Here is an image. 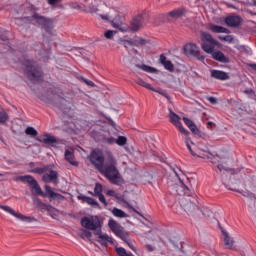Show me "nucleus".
Segmentation results:
<instances>
[{
	"label": "nucleus",
	"mask_w": 256,
	"mask_h": 256,
	"mask_svg": "<svg viewBox=\"0 0 256 256\" xmlns=\"http://www.w3.org/2000/svg\"><path fill=\"white\" fill-rule=\"evenodd\" d=\"M81 225L84 229H89L90 231H94V235L97 237L96 241L102 247H109L110 245H115L113 242V238H111L107 233L103 234V217L98 215H93L90 217L84 216L81 221Z\"/></svg>",
	"instance_id": "obj_1"
},
{
	"label": "nucleus",
	"mask_w": 256,
	"mask_h": 256,
	"mask_svg": "<svg viewBox=\"0 0 256 256\" xmlns=\"http://www.w3.org/2000/svg\"><path fill=\"white\" fill-rule=\"evenodd\" d=\"M15 181L27 183L32 195H38L40 197H43L44 199L48 198L49 201H65V196L53 191V188H51V186L49 185L44 186L45 192H43V189H41L39 182H37V180L31 175L17 176L15 178Z\"/></svg>",
	"instance_id": "obj_2"
},
{
	"label": "nucleus",
	"mask_w": 256,
	"mask_h": 256,
	"mask_svg": "<svg viewBox=\"0 0 256 256\" xmlns=\"http://www.w3.org/2000/svg\"><path fill=\"white\" fill-rule=\"evenodd\" d=\"M201 49L205 53L212 55L214 61L219 63H231V59L227 57L221 50L215 51V46L219 45V41L215 40L211 34L205 31L200 32Z\"/></svg>",
	"instance_id": "obj_3"
},
{
	"label": "nucleus",
	"mask_w": 256,
	"mask_h": 256,
	"mask_svg": "<svg viewBox=\"0 0 256 256\" xmlns=\"http://www.w3.org/2000/svg\"><path fill=\"white\" fill-rule=\"evenodd\" d=\"M63 92L57 87H51L47 90V92L42 93L38 98L40 101L44 103H48V105H54L57 107L62 113H69L71 111V106H69V101L63 98Z\"/></svg>",
	"instance_id": "obj_4"
},
{
	"label": "nucleus",
	"mask_w": 256,
	"mask_h": 256,
	"mask_svg": "<svg viewBox=\"0 0 256 256\" xmlns=\"http://www.w3.org/2000/svg\"><path fill=\"white\" fill-rule=\"evenodd\" d=\"M22 67H24V74L32 83H41L43 81V68L38 61L29 58L20 60Z\"/></svg>",
	"instance_id": "obj_5"
},
{
	"label": "nucleus",
	"mask_w": 256,
	"mask_h": 256,
	"mask_svg": "<svg viewBox=\"0 0 256 256\" xmlns=\"http://www.w3.org/2000/svg\"><path fill=\"white\" fill-rule=\"evenodd\" d=\"M20 23L31 24L33 21H36L37 25L44 29L48 35H53V19L41 16L39 13L35 12L32 16L16 18Z\"/></svg>",
	"instance_id": "obj_6"
},
{
	"label": "nucleus",
	"mask_w": 256,
	"mask_h": 256,
	"mask_svg": "<svg viewBox=\"0 0 256 256\" xmlns=\"http://www.w3.org/2000/svg\"><path fill=\"white\" fill-rule=\"evenodd\" d=\"M55 167L54 164H48L44 165L42 168H34L29 170V173H35L36 175H43L44 173H47V171H50L48 174V177H50V181L54 183V185H57L59 183V173L55 170H51Z\"/></svg>",
	"instance_id": "obj_7"
},
{
	"label": "nucleus",
	"mask_w": 256,
	"mask_h": 256,
	"mask_svg": "<svg viewBox=\"0 0 256 256\" xmlns=\"http://www.w3.org/2000/svg\"><path fill=\"white\" fill-rule=\"evenodd\" d=\"M88 160L90 161L91 165L101 171L103 167H105V156L103 155V151L101 149L96 148L90 152L88 156Z\"/></svg>",
	"instance_id": "obj_8"
},
{
	"label": "nucleus",
	"mask_w": 256,
	"mask_h": 256,
	"mask_svg": "<svg viewBox=\"0 0 256 256\" xmlns=\"http://www.w3.org/2000/svg\"><path fill=\"white\" fill-rule=\"evenodd\" d=\"M103 173L112 185H119L121 174L119 173V169H117V165H105Z\"/></svg>",
	"instance_id": "obj_9"
},
{
	"label": "nucleus",
	"mask_w": 256,
	"mask_h": 256,
	"mask_svg": "<svg viewBox=\"0 0 256 256\" xmlns=\"http://www.w3.org/2000/svg\"><path fill=\"white\" fill-rule=\"evenodd\" d=\"M180 206L182 209L187 213V215H190L191 217H197L203 213L201 211V208L195 204V202H192L191 200H187L186 198H182L180 200Z\"/></svg>",
	"instance_id": "obj_10"
},
{
	"label": "nucleus",
	"mask_w": 256,
	"mask_h": 256,
	"mask_svg": "<svg viewBox=\"0 0 256 256\" xmlns=\"http://www.w3.org/2000/svg\"><path fill=\"white\" fill-rule=\"evenodd\" d=\"M33 203L37 209H40V211L43 213L44 211L48 212V215L52 218L55 219L59 213V210L55 208L51 204L44 203L40 198L34 197L33 198Z\"/></svg>",
	"instance_id": "obj_11"
},
{
	"label": "nucleus",
	"mask_w": 256,
	"mask_h": 256,
	"mask_svg": "<svg viewBox=\"0 0 256 256\" xmlns=\"http://www.w3.org/2000/svg\"><path fill=\"white\" fill-rule=\"evenodd\" d=\"M183 51L187 57H195L198 61H205V56L201 54L197 44L188 43L184 46Z\"/></svg>",
	"instance_id": "obj_12"
},
{
	"label": "nucleus",
	"mask_w": 256,
	"mask_h": 256,
	"mask_svg": "<svg viewBox=\"0 0 256 256\" xmlns=\"http://www.w3.org/2000/svg\"><path fill=\"white\" fill-rule=\"evenodd\" d=\"M169 121L170 123H172V125H175L176 129H178L179 133H181L182 135H185V137H188V135H190L189 130L185 129V127H183V123L181 122V117L173 112V110H169Z\"/></svg>",
	"instance_id": "obj_13"
},
{
	"label": "nucleus",
	"mask_w": 256,
	"mask_h": 256,
	"mask_svg": "<svg viewBox=\"0 0 256 256\" xmlns=\"http://www.w3.org/2000/svg\"><path fill=\"white\" fill-rule=\"evenodd\" d=\"M0 209L5 211L6 213H9L13 217H16V219L23 221L24 223H33V221H37L35 217L25 216L21 213L15 212V210H13V208H11L10 206L0 205Z\"/></svg>",
	"instance_id": "obj_14"
},
{
	"label": "nucleus",
	"mask_w": 256,
	"mask_h": 256,
	"mask_svg": "<svg viewBox=\"0 0 256 256\" xmlns=\"http://www.w3.org/2000/svg\"><path fill=\"white\" fill-rule=\"evenodd\" d=\"M226 189H229L230 191H236V193H240L243 197H247V199H249V204L248 207L252 210L255 211L256 209V196L255 193L249 191V190H237L234 188H229V186H227V184H224Z\"/></svg>",
	"instance_id": "obj_15"
},
{
	"label": "nucleus",
	"mask_w": 256,
	"mask_h": 256,
	"mask_svg": "<svg viewBox=\"0 0 256 256\" xmlns=\"http://www.w3.org/2000/svg\"><path fill=\"white\" fill-rule=\"evenodd\" d=\"M118 43H124V47L125 49H127V45H129L130 47H145V45L151 43V40L141 37L135 40H127L120 38L118 39Z\"/></svg>",
	"instance_id": "obj_16"
},
{
	"label": "nucleus",
	"mask_w": 256,
	"mask_h": 256,
	"mask_svg": "<svg viewBox=\"0 0 256 256\" xmlns=\"http://www.w3.org/2000/svg\"><path fill=\"white\" fill-rule=\"evenodd\" d=\"M43 138L36 137V141L39 143H44V145H49L50 147H57L59 143H61V140L55 136H52L49 133H44L42 135Z\"/></svg>",
	"instance_id": "obj_17"
},
{
	"label": "nucleus",
	"mask_w": 256,
	"mask_h": 256,
	"mask_svg": "<svg viewBox=\"0 0 256 256\" xmlns=\"http://www.w3.org/2000/svg\"><path fill=\"white\" fill-rule=\"evenodd\" d=\"M145 23V14H138L133 17L130 23V30L133 32L139 31L143 29Z\"/></svg>",
	"instance_id": "obj_18"
},
{
	"label": "nucleus",
	"mask_w": 256,
	"mask_h": 256,
	"mask_svg": "<svg viewBox=\"0 0 256 256\" xmlns=\"http://www.w3.org/2000/svg\"><path fill=\"white\" fill-rule=\"evenodd\" d=\"M106 195L108 197H115V199H118V201H121V203H124L129 209H131V211H133L134 213H137V215H141V213H139V211H137V209H135V207L130 205L129 202L127 200H125L124 195H119V194L115 193V190L106 191Z\"/></svg>",
	"instance_id": "obj_19"
},
{
	"label": "nucleus",
	"mask_w": 256,
	"mask_h": 256,
	"mask_svg": "<svg viewBox=\"0 0 256 256\" xmlns=\"http://www.w3.org/2000/svg\"><path fill=\"white\" fill-rule=\"evenodd\" d=\"M185 13H187L185 8H178L168 12L167 14H163L162 17H164V21H169V17L172 19H181Z\"/></svg>",
	"instance_id": "obj_20"
},
{
	"label": "nucleus",
	"mask_w": 256,
	"mask_h": 256,
	"mask_svg": "<svg viewBox=\"0 0 256 256\" xmlns=\"http://www.w3.org/2000/svg\"><path fill=\"white\" fill-rule=\"evenodd\" d=\"M225 24L228 27H233L234 29H237V27H241V23H243V19L241 16L236 15V16H227L224 19Z\"/></svg>",
	"instance_id": "obj_21"
},
{
	"label": "nucleus",
	"mask_w": 256,
	"mask_h": 256,
	"mask_svg": "<svg viewBox=\"0 0 256 256\" xmlns=\"http://www.w3.org/2000/svg\"><path fill=\"white\" fill-rule=\"evenodd\" d=\"M210 77L218 81H228V79H230L229 73L223 70H211Z\"/></svg>",
	"instance_id": "obj_22"
},
{
	"label": "nucleus",
	"mask_w": 256,
	"mask_h": 256,
	"mask_svg": "<svg viewBox=\"0 0 256 256\" xmlns=\"http://www.w3.org/2000/svg\"><path fill=\"white\" fill-rule=\"evenodd\" d=\"M78 201H82V203H87L88 205H91L92 207H96V209H101V205L97 200H95L92 197L85 196L83 194H80L77 196Z\"/></svg>",
	"instance_id": "obj_23"
},
{
	"label": "nucleus",
	"mask_w": 256,
	"mask_h": 256,
	"mask_svg": "<svg viewBox=\"0 0 256 256\" xmlns=\"http://www.w3.org/2000/svg\"><path fill=\"white\" fill-rule=\"evenodd\" d=\"M159 61L161 65H163L164 69H166V71H169V73L175 72V65H173V62H171V60H167V56L165 54L160 55Z\"/></svg>",
	"instance_id": "obj_24"
},
{
	"label": "nucleus",
	"mask_w": 256,
	"mask_h": 256,
	"mask_svg": "<svg viewBox=\"0 0 256 256\" xmlns=\"http://www.w3.org/2000/svg\"><path fill=\"white\" fill-rule=\"evenodd\" d=\"M108 227L113 234H118L120 231H123V227L117 223L113 218H110L108 221Z\"/></svg>",
	"instance_id": "obj_25"
},
{
	"label": "nucleus",
	"mask_w": 256,
	"mask_h": 256,
	"mask_svg": "<svg viewBox=\"0 0 256 256\" xmlns=\"http://www.w3.org/2000/svg\"><path fill=\"white\" fill-rule=\"evenodd\" d=\"M221 229V233L224 237V245H226V247H228V249H231V247H233V244L235 243V241L231 238V236H229V233H227L225 231V229H223V227L219 226Z\"/></svg>",
	"instance_id": "obj_26"
},
{
	"label": "nucleus",
	"mask_w": 256,
	"mask_h": 256,
	"mask_svg": "<svg viewBox=\"0 0 256 256\" xmlns=\"http://www.w3.org/2000/svg\"><path fill=\"white\" fill-rule=\"evenodd\" d=\"M209 30L212 31V33H226V34L231 33L229 29L217 24H210Z\"/></svg>",
	"instance_id": "obj_27"
},
{
	"label": "nucleus",
	"mask_w": 256,
	"mask_h": 256,
	"mask_svg": "<svg viewBox=\"0 0 256 256\" xmlns=\"http://www.w3.org/2000/svg\"><path fill=\"white\" fill-rule=\"evenodd\" d=\"M64 155L66 161H68L70 165H73L74 167H79V162L73 160L75 159V154L73 152L66 150Z\"/></svg>",
	"instance_id": "obj_28"
},
{
	"label": "nucleus",
	"mask_w": 256,
	"mask_h": 256,
	"mask_svg": "<svg viewBox=\"0 0 256 256\" xmlns=\"http://www.w3.org/2000/svg\"><path fill=\"white\" fill-rule=\"evenodd\" d=\"M110 23L114 29H118L119 31H122V33H125V31H127V28L123 27V22L119 20L114 19L111 20Z\"/></svg>",
	"instance_id": "obj_29"
},
{
	"label": "nucleus",
	"mask_w": 256,
	"mask_h": 256,
	"mask_svg": "<svg viewBox=\"0 0 256 256\" xmlns=\"http://www.w3.org/2000/svg\"><path fill=\"white\" fill-rule=\"evenodd\" d=\"M112 215H114V217H119L120 219H125V217H129V215H127V213H125V211L114 207L112 210Z\"/></svg>",
	"instance_id": "obj_30"
},
{
	"label": "nucleus",
	"mask_w": 256,
	"mask_h": 256,
	"mask_svg": "<svg viewBox=\"0 0 256 256\" xmlns=\"http://www.w3.org/2000/svg\"><path fill=\"white\" fill-rule=\"evenodd\" d=\"M136 85H140V87H144L145 89H149V91H154V92H157V90L153 87H151V84L145 82V80L139 78L137 81H136Z\"/></svg>",
	"instance_id": "obj_31"
},
{
	"label": "nucleus",
	"mask_w": 256,
	"mask_h": 256,
	"mask_svg": "<svg viewBox=\"0 0 256 256\" xmlns=\"http://www.w3.org/2000/svg\"><path fill=\"white\" fill-rule=\"evenodd\" d=\"M174 173H175L176 177H178V179L180 181V185H182V188L184 189L185 195H191V188H189V185H187V184H185V182H183L181 177H179V174L177 173V171L174 170Z\"/></svg>",
	"instance_id": "obj_32"
},
{
	"label": "nucleus",
	"mask_w": 256,
	"mask_h": 256,
	"mask_svg": "<svg viewBox=\"0 0 256 256\" xmlns=\"http://www.w3.org/2000/svg\"><path fill=\"white\" fill-rule=\"evenodd\" d=\"M136 67L138 69H142V71H146L147 73H157V70L151 66H147L145 64H142V65H139V64H136Z\"/></svg>",
	"instance_id": "obj_33"
},
{
	"label": "nucleus",
	"mask_w": 256,
	"mask_h": 256,
	"mask_svg": "<svg viewBox=\"0 0 256 256\" xmlns=\"http://www.w3.org/2000/svg\"><path fill=\"white\" fill-rule=\"evenodd\" d=\"M99 195H103V185H101V183H96L94 187L93 197H97Z\"/></svg>",
	"instance_id": "obj_34"
},
{
	"label": "nucleus",
	"mask_w": 256,
	"mask_h": 256,
	"mask_svg": "<svg viewBox=\"0 0 256 256\" xmlns=\"http://www.w3.org/2000/svg\"><path fill=\"white\" fill-rule=\"evenodd\" d=\"M106 165H117V160L111 152H108L107 154Z\"/></svg>",
	"instance_id": "obj_35"
},
{
	"label": "nucleus",
	"mask_w": 256,
	"mask_h": 256,
	"mask_svg": "<svg viewBox=\"0 0 256 256\" xmlns=\"http://www.w3.org/2000/svg\"><path fill=\"white\" fill-rule=\"evenodd\" d=\"M25 133L27 135H30V137H37V135H39V132H37V129L33 128L32 126H28L25 129Z\"/></svg>",
	"instance_id": "obj_36"
},
{
	"label": "nucleus",
	"mask_w": 256,
	"mask_h": 256,
	"mask_svg": "<svg viewBox=\"0 0 256 256\" xmlns=\"http://www.w3.org/2000/svg\"><path fill=\"white\" fill-rule=\"evenodd\" d=\"M128 235L129 234L122 229L118 232V234H116V237H119L122 241H124V243H129V239H127Z\"/></svg>",
	"instance_id": "obj_37"
},
{
	"label": "nucleus",
	"mask_w": 256,
	"mask_h": 256,
	"mask_svg": "<svg viewBox=\"0 0 256 256\" xmlns=\"http://www.w3.org/2000/svg\"><path fill=\"white\" fill-rule=\"evenodd\" d=\"M188 129H190V131L193 133V135H195L196 137H201V130H199V128H197V124H192L191 126L188 127Z\"/></svg>",
	"instance_id": "obj_38"
},
{
	"label": "nucleus",
	"mask_w": 256,
	"mask_h": 256,
	"mask_svg": "<svg viewBox=\"0 0 256 256\" xmlns=\"http://www.w3.org/2000/svg\"><path fill=\"white\" fill-rule=\"evenodd\" d=\"M81 239H85L87 237L88 241H91V238L93 237V233L88 229L82 230V235H80Z\"/></svg>",
	"instance_id": "obj_39"
},
{
	"label": "nucleus",
	"mask_w": 256,
	"mask_h": 256,
	"mask_svg": "<svg viewBox=\"0 0 256 256\" xmlns=\"http://www.w3.org/2000/svg\"><path fill=\"white\" fill-rule=\"evenodd\" d=\"M6 121H9V114L4 110L0 111V124H5Z\"/></svg>",
	"instance_id": "obj_40"
},
{
	"label": "nucleus",
	"mask_w": 256,
	"mask_h": 256,
	"mask_svg": "<svg viewBox=\"0 0 256 256\" xmlns=\"http://www.w3.org/2000/svg\"><path fill=\"white\" fill-rule=\"evenodd\" d=\"M189 143H192L193 144V141H191V139L189 138V136H186V141H185V144H186V147L187 149L190 151L191 155L193 157H197V154H195V152L193 151V149L191 148V144Z\"/></svg>",
	"instance_id": "obj_41"
},
{
	"label": "nucleus",
	"mask_w": 256,
	"mask_h": 256,
	"mask_svg": "<svg viewBox=\"0 0 256 256\" xmlns=\"http://www.w3.org/2000/svg\"><path fill=\"white\" fill-rule=\"evenodd\" d=\"M217 169H219L220 171H227L228 173H231V175H235V173H237V170L232 169V168H227V167L223 166L222 164H219L217 166Z\"/></svg>",
	"instance_id": "obj_42"
},
{
	"label": "nucleus",
	"mask_w": 256,
	"mask_h": 256,
	"mask_svg": "<svg viewBox=\"0 0 256 256\" xmlns=\"http://www.w3.org/2000/svg\"><path fill=\"white\" fill-rule=\"evenodd\" d=\"M116 145L123 147V145H127V137L125 136H118L116 139Z\"/></svg>",
	"instance_id": "obj_43"
},
{
	"label": "nucleus",
	"mask_w": 256,
	"mask_h": 256,
	"mask_svg": "<svg viewBox=\"0 0 256 256\" xmlns=\"http://www.w3.org/2000/svg\"><path fill=\"white\" fill-rule=\"evenodd\" d=\"M79 81H81L82 83H85L86 85H88V87H95V83L91 80H88L87 78L80 76Z\"/></svg>",
	"instance_id": "obj_44"
},
{
	"label": "nucleus",
	"mask_w": 256,
	"mask_h": 256,
	"mask_svg": "<svg viewBox=\"0 0 256 256\" xmlns=\"http://www.w3.org/2000/svg\"><path fill=\"white\" fill-rule=\"evenodd\" d=\"M208 159H210L211 163L216 165V163H219V160L221 159V157L217 154L216 155L210 154V156H208Z\"/></svg>",
	"instance_id": "obj_45"
},
{
	"label": "nucleus",
	"mask_w": 256,
	"mask_h": 256,
	"mask_svg": "<svg viewBox=\"0 0 256 256\" xmlns=\"http://www.w3.org/2000/svg\"><path fill=\"white\" fill-rule=\"evenodd\" d=\"M218 39L220 41H226L227 43H233V36H231V35L219 36Z\"/></svg>",
	"instance_id": "obj_46"
},
{
	"label": "nucleus",
	"mask_w": 256,
	"mask_h": 256,
	"mask_svg": "<svg viewBox=\"0 0 256 256\" xmlns=\"http://www.w3.org/2000/svg\"><path fill=\"white\" fill-rule=\"evenodd\" d=\"M115 33H117L116 31H113V30H107L105 33H104V37L106 39H113Z\"/></svg>",
	"instance_id": "obj_47"
},
{
	"label": "nucleus",
	"mask_w": 256,
	"mask_h": 256,
	"mask_svg": "<svg viewBox=\"0 0 256 256\" xmlns=\"http://www.w3.org/2000/svg\"><path fill=\"white\" fill-rule=\"evenodd\" d=\"M96 197H98L100 203H102L104 205V207H107V205H109V203L107 202V199H105V195L100 194Z\"/></svg>",
	"instance_id": "obj_48"
},
{
	"label": "nucleus",
	"mask_w": 256,
	"mask_h": 256,
	"mask_svg": "<svg viewBox=\"0 0 256 256\" xmlns=\"http://www.w3.org/2000/svg\"><path fill=\"white\" fill-rule=\"evenodd\" d=\"M182 119L188 128L191 127L195 123V122H193V120H191L190 118H187V117H183Z\"/></svg>",
	"instance_id": "obj_49"
},
{
	"label": "nucleus",
	"mask_w": 256,
	"mask_h": 256,
	"mask_svg": "<svg viewBox=\"0 0 256 256\" xmlns=\"http://www.w3.org/2000/svg\"><path fill=\"white\" fill-rule=\"evenodd\" d=\"M237 49L240 51V53H249V48H247L245 45H240L237 47Z\"/></svg>",
	"instance_id": "obj_50"
},
{
	"label": "nucleus",
	"mask_w": 256,
	"mask_h": 256,
	"mask_svg": "<svg viewBox=\"0 0 256 256\" xmlns=\"http://www.w3.org/2000/svg\"><path fill=\"white\" fill-rule=\"evenodd\" d=\"M207 101H209V103H211V105H217V103H219V101L217 100V98H216V97H213V96L207 97Z\"/></svg>",
	"instance_id": "obj_51"
},
{
	"label": "nucleus",
	"mask_w": 256,
	"mask_h": 256,
	"mask_svg": "<svg viewBox=\"0 0 256 256\" xmlns=\"http://www.w3.org/2000/svg\"><path fill=\"white\" fill-rule=\"evenodd\" d=\"M63 0H47L48 5H51L52 7H55V5H58V3H61Z\"/></svg>",
	"instance_id": "obj_52"
},
{
	"label": "nucleus",
	"mask_w": 256,
	"mask_h": 256,
	"mask_svg": "<svg viewBox=\"0 0 256 256\" xmlns=\"http://www.w3.org/2000/svg\"><path fill=\"white\" fill-rule=\"evenodd\" d=\"M42 181H43L44 183H52V182H51V178L49 177V174H44V175L42 176Z\"/></svg>",
	"instance_id": "obj_53"
},
{
	"label": "nucleus",
	"mask_w": 256,
	"mask_h": 256,
	"mask_svg": "<svg viewBox=\"0 0 256 256\" xmlns=\"http://www.w3.org/2000/svg\"><path fill=\"white\" fill-rule=\"evenodd\" d=\"M108 145H115V143H117V139L113 138V137H108L106 139Z\"/></svg>",
	"instance_id": "obj_54"
},
{
	"label": "nucleus",
	"mask_w": 256,
	"mask_h": 256,
	"mask_svg": "<svg viewBox=\"0 0 256 256\" xmlns=\"http://www.w3.org/2000/svg\"><path fill=\"white\" fill-rule=\"evenodd\" d=\"M99 12V8H97L95 5L89 6V13H97Z\"/></svg>",
	"instance_id": "obj_55"
},
{
	"label": "nucleus",
	"mask_w": 256,
	"mask_h": 256,
	"mask_svg": "<svg viewBox=\"0 0 256 256\" xmlns=\"http://www.w3.org/2000/svg\"><path fill=\"white\" fill-rule=\"evenodd\" d=\"M126 245H128L129 249H131V251H133L134 253H137V248H135V246H133V244L131 243L130 240H128V243H126Z\"/></svg>",
	"instance_id": "obj_56"
},
{
	"label": "nucleus",
	"mask_w": 256,
	"mask_h": 256,
	"mask_svg": "<svg viewBox=\"0 0 256 256\" xmlns=\"http://www.w3.org/2000/svg\"><path fill=\"white\" fill-rule=\"evenodd\" d=\"M245 95H255V91L253 89L244 90Z\"/></svg>",
	"instance_id": "obj_57"
},
{
	"label": "nucleus",
	"mask_w": 256,
	"mask_h": 256,
	"mask_svg": "<svg viewBox=\"0 0 256 256\" xmlns=\"http://www.w3.org/2000/svg\"><path fill=\"white\" fill-rule=\"evenodd\" d=\"M145 248L147 249V251H148L149 253H153V251H155V249L153 248V246H152L151 244H147V245L145 246Z\"/></svg>",
	"instance_id": "obj_58"
},
{
	"label": "nucleus",
	"mask_w": 256,
	"mask_h": 256,
	"mask_svg": "<svg viewBox=\"0 0 256 256\" xmlns=\"http://www.w3.org/2000/svg\"><path fill=\"white\" fill-rule=\"evenodd\" d=\"M160 95H163V97H166V99H171V96H169V93L165 92V91H162V92H159Z\"/></svg>",
	"instance_id": "obj_59"
},
{
	"label": "nucleus",
	"mask_w": 256,
	"mask_h": 256,
	"mask_svg": "<svg viewBox=\"0 0 256 256\" xmlns=\"http://www.w3.org/2000/svg\"><path fill=\"white\" fill-rule=\"evenodd\" d=\"M99 17H100L103 21H109V16H108V15L100 14Z\"/></svg>",
	"instance_id": "obj_60"
},
{
	"label": "nucleus",
	"mask_w": 256,
	"mask_h": 256,
	"mask_svg": "<svg viewBox=\"0 0 256 256\" xmlns=\"http://www.w3.org/2000/svg\"><path fill=\"white\" fill-rule=\"evenodd\" d=\"M207 127H208V129H213V127H215V123H213L212 121H209L207 123Z\"/></svg>",
	"instance_id": "obj_61"
},
{
	"label": "nucleus",
	"mask_w": 256,
	"mask_h": 256,
	"mask_svg": "<svg viewBox=\"0 0 256 256\" xmlns=\"http://www.w3.org/2000/svg\"><path fill=\"white\" fill-rule=\"evenodd\" d=\"M226 7H228L229 9H235V5L225 2Z\"/></svg>",
	"instance_id": "obj_62"
},
{
	"label": "nucleus",
	"mask_w": 256,
	"mask_h": 256,
	"mask_svg": "<svg viewBox=\"0 0 256 256\" xmlns=\"http://www.w3.org/2000/svg\"><path fill=\"white\" fill-rule=\"evenodd\" d=\"M0 39L1 41H7V36L0 33Z\"/></svg>",
	"instance_id": "obj_63"
},
{
	"label": "nucleus",
	"mask_w": 256,
	"mask_h": 256,
	"mask_svg": "<svg viewBox=\"0 0 256 256\" xmlns=\"http://www.w3.org/2000/svg\"><path fill=\"white\" fill-rule=\"evenodd\" d=\"M249 67H250L251 69H253V71H256V64H255V63L249 64Z\"/></svg>",
	"instance_id": "obj_64"
}]
</instances>
